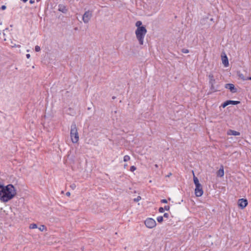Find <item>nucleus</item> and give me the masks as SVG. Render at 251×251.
<instances>
[{
    "label": "nucleus",
    "instance_id": "nucleus-1",
    "mask_svg": "<svg viewBox=\"0 0 251 251\" xmlns=\"http://www.w3.org/2000/svg\"><path fill=\"white\" fill-rule=\"evenodd\" d=\"M16 190L12 184L4 186L0 184V201L7 202L12 199L16 195Z\"/></svg>",
    "mask_w": 251,
    "mask_h": 251
},
{
    "label": "nucleus",
    "instance_id": "nucleus-2",
    "mask_svg": "<svg viewBox=\"0 0 251 251\" xmlns=\"http://www.w3.org/2000/svg\"><path fill=\"white\" fill-rule=\"evenodd\" d=\"M147 32V30L145 26L142 27H138L135 30V33L137 39L140 45H143L144 44V40L145 36Z\"/></svg>",
    "mask_w": 251,
    "mask_h": 251
},
{
    "label": "nucleus",
    "instance_id": "nucleus-3",
    "mask_svg": "<svg viewBox=\"0 0 251 251\" xmlns=\"http://www.w3.org/2000/svg\"><path fill=\"white\" fill-rule=\"evenodd\" d=\"M70 136L73 143H76L78 141L79 135L75 123H73L71 126Z\"/></svg>",
    "mask_w": 251,
    "mask_h": 251
},
{
    "label": "nucleus",
    "instance_id": "nucleus-4",
    "mask_svg": "<svg viewBox=\"0 0 251 251\" xmlns=\"http://www.w3.org/2000/svg\"><path fill=\"white\" fill-rule=\"evenodd\" d=\"M208 77L209 78V84L210 85V90L212 92H216L219 91V85H215L216 83V79L212 73L208 74Z\"/></svg>",
    "mask_w": 251,
    "mask_h": 251
},
{
    "label": "nucleus",
    "instance_id": "nucleus-5",
    "mask_svg": "<svg viewBox=\"0 0 251 251\" xmlns=\"http://www.w3.org/2000/svg\"><path fill=\"white\" fill-rule=\"evenodd\" d=\"M92 17V12L90 10L86 11L82 16V20L85 24L89 23Z\"/></svg>",
    "mask_w": 251,
    "mask_h": 251
},
{
    "label": "nucleus",
    "instance_id": "nucleus-6",
    "mask_svg": "<svg viewBox=\"0 0 251 251\" xmlns=\"http://www.w3.org/2000/svg\"><path fill=\"white\" fill-rule=\"evenodd\" d=\"M146 226L149 228H152L156 225L155 221L152 218H148L145 221Z\"/></svg>",
    "mask_w": 251,
    "mask_h": 251
},
{
    "label": "nucleus",
    "instance_id": "nucleus-7",
    "mask_svg": "<svg viewBox=\"0 0 251 251\" xmlns=\"http://www.w3.org/2000/svg\"><path fill=\"white\" fill-rule=\"evenodd\" d=\"M238 205L241 209H244L248 205V201L246 199H240L238 200Z\"/></svg>",
    "mask_w": 251,
    "mask_h": 251
},
{
    "label": "nucleus",
    "instance_id": "nucleus-8",
    "mask_svg": "<svg viewBox=\"0 0 251 251\" xmlns=\"http://www.w3.org/2000/svg\"><path fill=\"white\" fill-rule=\"evenodd\" d=\"M240 103L239 101H235V100H228L225 102H224L222 106L223 108L226 107V106L228 105L229 104H233V105H236Z\"/></svg>",
    "mask_w": 251,
    "mask_h": 251
},
{
    "label": "nucleus",
    "instance_id": "nucleus-9",
    "mask_svg": "<svg viewBox=\"0 0 251 251\" xmlns=\"http://www.w3.org/2000/svg\"><path fill=\"white\" fill-rule=\"evenodd\" d=\"M225 88L229 89L232 93H235L237 92V89L235 87L234 85L231 83H227L225 85Z\"/></svg>",
    "mask_w": 251,
    "mask_h": 251
},
{
    "label": "nucleus",
    "instance_id": "nucleus-10",
    "mask_svg": "<svg viewBox=\"0 0 251 251\" xmlns=\"http://www.w3.org/2000/svg\"><path fill=\"white\" fill-rule=\"evenodd\" d=\"M203 190L201 187L196 188L195 190V193L197 197H201L203 194Z\"/></svg>",
    "mask_w": 251,
    "mask_h": 251
},
{
    "label": "nucleus",
    "instance_id": "nucleus-11",
    "mask_svg": "<svg viewBox=\"0 0 251 251\" xmlns=\"http://www.w3.org/2000/svg\"><path fill=\"white\" fill-rule=\"evenodd\" d=\"M58 11L63 13H66L68 11V9L65 5L60 4L58 5Z\"/></svg>",
    "mask_w": 251,
    "mask_h": 251
},
{
    "label": "nucleus",
    "instance_id": "nucleus-12",
    "mask_svg": "<svg viewBox=\"0 0 251 251\" xmlns=\"http://www.w3.org/2000/svg\"><path fill=\"white\" fill-rule=\"evenodd\" d=\"M224 55H222V62L225 67L228 66V60L227 57L225 53H224Z\"/></svg>",
    "mask_w": 251,
    "mask_h": 251
},
{
    "label": "nucleus",
    "instance_id": "nucleus-13",
    "mask_svg": "<svg viewBox=\"0 0 251 251\" xmlns=\"http://www.w3.org/2000/svg\"><path fill=\"white\" fill-rule=\"evenodd\" d=\"M224 175V169L223 166H221L220 169L217 172V176L219 177H223Z\"/></svg>",
    "mask_w": 251,
    "mask_h": 251
},
{
    "label": "nucleus",
    "instance_id": "nucleus-14",
    "mask_svg": "<svg viewBox=\"0 0 251 251\" xmlns=\"http://www.w3.org/2000/svg\"><path fill=\"white\" fill-rule=\"evenodd\" d=\"M227 134L230 135L239 136L240 135V133L238 131L230 129L227 131Z\"/></svg>",
    "mask_w": 251,
    "mask_h": 251
},
{
    "label": "nucleus",
    "instance_id": "nucleus-15",
    "mask_svg": "<svg viewBox=\"0 0 251 251\" xmlns=\"http://www.w3.org/2000/svg\"><path fill=\"white\" fill-rule=\"evenodd\" d=\"M238 76L239 77L240 79H241L243 80H247V77H245L244 75L240 73H238Z\"/></svg>",
    "mask_w": 251,
    "mask_h": 251
},
{
    "label": "nucleus",
    "instance_id": "nucleus-16",
    "mask_svg": "<svg viewBox=\"0 0 251 251\" xmlns=\"http://www.w3.org/2000/svg\"><path fill=\"white\" fill-rule=\"evenodd\" d=\"M193 176H193L194 182L195 184H196L199 183V180L198 178L196 176H195L193 171Z\"/></svg>",
    "mask_w": 251,
    "mask_h": 251
},
{
    "label": "nucleus",
    "instance_id": "nucleus-17",
    "mask_svg": "<svg viewBox=\"0 0 251 251\" xmlns=\"http://www.w3.org/2000/svg\"><path fill=\"white\" fill-rule=\"evenodd\" d=\"M142 23L141 21H137L135 24V25L137 27V28L142 27L143 26H142Z\"/></svg>",
    "mask_w": 251,
    "mask_h": 251
},
{
    "label": "nucleus",
    "instance_id": "nucleus-18",
    "mask_svg": "<svg viewBox=\"0 0 251 251\" xmlns=\"http://www.w3.org/2000/svg\"><path fill=\"white\" fill-rule=\"evenodd\" d=\"M37 227V226L35 224H31L29 226V228L30 229H35V228H36Z\"/></svg>",
    "mask_w": 251,
    "mask_h": 251
},
{
    "label": "nucleus",
    "instance_id": "nucleus-19",
    "mask_svg": "<svg viewBox=\"0 0 251 251\" xmlns=\"http://www.w3.org/2000/svg\"><path fill=\"white\" fill-rule=\"evenodd\" d=\"M130 158L129 156L126 155L124 157V161L126 162L130 160Z\"/></svg>",
    "mask_w": 251,
    "mask_h": 251
},
{
    "label": "nucleus",
    "instance_id": "nucleus-20",
    "mask_svg": "<svg viewBox=\"0 0 251 251\" xmlns=\"http://www.w3.org/2000/svg\"><path fill=\"white\" fill-rule=\"evenodd\" d=\"M157 221L159 223H161L163 221V216H158L157 218Z\"/></svg>",
    "mask_w": 251,
    "mask_h": 251
},
{
    "label": "nucleus",
    "instance_id": "nucleus-21",
    "mask_svg": "<svg viewBox=\"0 0 251 251\" xmlns=\"http://www.w3.org/2000/svg\"><path fill=\"white\" fill-rule=\"evenodd\" d=\"M46 228V226H44V225H41L39 227V229L41 231H43V230H44Z\"/></svg>",
    "mask_w": 251,
    "mask_h": 251
},
{
    "label": "nucleus",
    "instance_id": "nucleus-22",
    "mask_svg": "<svg viewBox=\"0 0 251 251\" xmlns=\"http://www.w3.org/2000/svg\"><path fill=\"white\" fill-rule=\"evenodd\" d=\"M40 50H41V49L39 46L37 45L35 47V50L36 51L38 52V51H40Z\"/></svg>",
    "mask_w": 251,
    "mask_h": 251
},
{
    "label": "nucleus",
    "instance_id": "nucleus-23",
    "mask_svg": "<svg viewBox=\"0 0 251 251\" xmlns=\"http://www.w3.org/2000/svg\"><path fill=\"white\" fill-rule=\"evenodd\" d=\"M181 51L183 52V53H187L189 52V50L187 49H182L181 50Z\"/></svg>",
    "mask_w": 251,
    "mask_h": 251
},
{
    "label": "nucleus",
    "instance_id": "nucleus-24",
    "mask_svg": "<svg viewBox=\"0 0 251 251\" xmlns=\"http://www.w3.org/2000/svg\"><path fill=\"white\" fill-rule=\"evenodd\" d=\"M141 199V198L140 196H138L136 198H135L134 199V201L137 202L139 201Z\"/></svg>",
    "mask_w": 251,
    "mask_h": 251
},
{
    "label": "nucleus",
    "instance_id": "nucleus-25",
    "mask_svg": "<svg viewBox=\"0 0 251 251\" xmlns=\"http://www.w3.org/2000/svg\"><path fill=\"white\" fill-rule=\"evenodd\" d=\"M136 169V168L134 166H132L130 167V171L131 172H134Z\"/></svg>",
    "mask_w": 251,
    "mask_h": 251
},
{
    "label": "nucleus",
    "instance_id": "nucleus-26",
    "mask_svg": "<svg viewBox=\"0 0 251 251\" xmlns=\"http://www.w3.org/2000/svg\"><path fill=\"white\" fill-rule=\"evenodd\" d=\"M170 206L169 205H165L164 207V210L168 211L170 209Z\"/></svg>",
    "mask_w": 251,
    "mask_h": 251
},
{
    "label": "nucleus",
    "instance_id": "nucleus-27",
    "mask_svg": "<svg viewBox=\"0 0 251 251\" xmlns=\"http://www.w3.org/2000/svg\"><path fill=\"white\" fill-rule=\"evenodd\" d=\"M158 211L160 213H163L164 211V209L163 207H161L159 208Z\"/></svg>",
    "mask_w": 251,
    "mask_h": 251
},
{
    "label": "nucleus",
    "instance_id": "nucleus-28",
    "mask_svg": "<svg viewBox=\"0 0 251 251\" xmlns=\"http://www.w3.org/2000/svg\"><path fill=\"white\" fill-rule=\"evenodd\" d=\"M169 216V215L168 213H165L164 214L163 217L166 218H168Z\"/></svg>",
    "mask_w": 251,
    "mask_h": 251
},
{
    "label": "nucleus",
    "instance_id": "nucleus-29",
    "mask_svg": "<svg viewBox=\"0 0 251 251\" xmlns=\"http://www.w3.org/2000/svg\"><path fill=\"white\" fill-rule=\"evenodd\" d=\"M195 186H196V188H198V187H201L202 186L200 184V183H198L196 184H195Z\"/></svg>",
    "mask_w": 251,
    "mask_h": 251
},
{
    "label": "nucleus",
    "instance_id": "nucleus-30",
    "mask_svg": "<svg viewBox=\"0 0 251 251\" xmlns=\"http://www.w3.org/2000/svg\"><path fill=\"white\" fill-rule=\"evenodd\" d=\"M195 186H196V188H198V187H201L202 186L200 184V183H198L196 184H195Z\"/></svg>",
    "mask_w": 251,
    "mask_h": 251
},
{
    "label": "nucleus",
    "instance_id": "nucleus-31",
    "mask_svg": "<svg viewBox=\"0 0 251 251\" xmlns=\"http://www.w3.org/2000/svg\"><path fill=\"white\" fill-rule=\"evenodd\" d=\"M161 202L162 203H167L168 202V201L166 199H163L161 201Z\"/></svg>",
    "mask_w": 251,
    "mask_h": 251
},
{
    "label": "nucleus",
    "instance_id": "nucleus-32",
    "mask_svg": "<svg viewBox=\"0 0 251 251\" xmlns=\"http://www.w3.org/2000/svg\"><path fill=\"white\" fill-rule=\"evenodd\" d=\"M6 7L5 5H2L1 7V8L2 9V10H5L6 9Z\"/></svg>",
    "mask_w": 251,
    "mask_h": 251
},
{
    "label": "nucleus",
    "instance_id": "nucleus-33",
    "mask_svg": "<svg viewBox=\"0 0 251 251\" xmlns=\"http://www.w3.org/2000/svg\"><path fill=\"white\" fill-rule=\"evenodd\" d=\"M29 3H30V4H33V3H34V0H29Z\"/></svg>",
    "mask_w": 251,
    "mask_h": 251
},
{
    "label": "nucleus",
    "instance_id": "nucleus-34",
    "mask_svg": "<svg viewBox=\"0 0 251 251\" xmlns=\"http://www.w3.org/2000/svg\"><path fill=\"white\" fill-rule=\"evenodd\" d=\"M71 187L73 189H74V188H75V184H72V185H71Z\"/></svg>",
    "mask_w": 251,
    "mask_h": 251
},
{
    "label": "nucleus",
    "instance_id": "nucleus-35",
    "mask_svg": "<svg viewBox=\"0 0 251 251\" xmlns=\"http://www.w3.org/2000/svg\"><path fill=\"white\" fill-rule=\"evenodd\" d=\"M26 58H28H28H30V54H26Z\"/></svg>",
    "mask_w": 251,
    "mask_h": 251
},
{
    "label": "nucleus",
    "instance_id": "nucleus-36",
    "mask_svg": "<svg viewBox=\"0 0 251 251\" xmlns=\"http://www.w3.org/2000/svg\"><path fill=\"white\" fill-rule=\"evenodd\" d=\"M66 196H70V195H71V193H70V192H67V193H66Z\"/></svg>",
    "mask_w": 251,
    "mask_h": 251
},
{
    "label": "nucleus",
    "instance_id": "nucleus-37",
    "mask_svg": "<svg viewBox=\"0 0 251 251\" xmlns=\"http://www.w3.org/2000/svg\"><path fill=\"white\" fill-rule=\"evenodd\" d=\"M172 174L171 173H169L167 176H166V177H169L171 176H172Z\"/></svg>",
    "mask_w": 251,
    "mask_h": 251
},
{
    "label": "nucleus",
    "instance_id": "nucleus-38",
    "mask_svg": "<svg viewBox=\"0 0 251 251\" xmlns=\"http://www.w3.org/2000/svg\"><path fill=\"white\" fill-rule=\"evenodd\" d=\"M247 80H251V76L247 77Z\"/></svg>",
    "mask_w": 251,
    "mask_h": 251
},
{
    "label": "nucleus",
    "instance_id": "nucleus-39",
    "mask_svg": "<svg viewBox=\"0 0 251 251\" xmlns=\"http://www.w3.org/2000/svg\"><path fill=\"white\" fill-rule=\"evenodd\" d=\"M127 166V164H125V165H124V167H125V168H126Z\"/></svg>",
    "mask_w": 251,
    "mask_h": 251
},
{
    "label": "nucleus",
    "instance_id": "nucleus-40",
    "mask_svg": "<svg viewBox=\"0 0 251 251\" xmlns=\"http://www.w3.org/2000/svg\"><path fill=\"white\" fill-rule=\"evenodd\" d=\"M115 98V97H112V99H114Z\"/></svg>",
    "mask_w": 251,
    "mask_h": 251
}]
</instances>
